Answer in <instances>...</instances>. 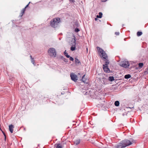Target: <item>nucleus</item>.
I'll return each instance as SVG.
<instances>
[{
    "mask_svg": "<svg viewBox=\"0 0 148 148\" xmlns=\"http://www.w3.org/2000/svg\"><path fill=\"white\" fill-rule=\"evenodd\" d=\"M97 49L99 53H100L102 55L101 58L102 59L104 60H106L108 59V57L103 50L98 47H97Z\"/></svg>",
    "mask_w": 148,
    "mask_h": 148,
    "instance_id": "f257e3e1",
    "label": "nucleus"
},
{
    "mask_svg": "<svg viewBox=\"0 0 148 148\" xmlns=\"http://www.w3.org/2000/svg\"><path fill=\"white\" fill-rule=\"evenodd\" d=\"M132 143L130 140H125L122 141L121 143V148H124L126 147L131 145Z\"/></svg>",
    "mask_w": 148,
    "mask_h": 148,
    "instance_id": "f03ea898",
    "label": "nucleus"
},
{
    "mask_svg": "<svg viewBox=\"0 0 148 148\" xmlns=\"http://www.w3.org/2000/svg\"><path fill=\"white\" fill-rule=\"evenodd\" d=\"M60 21L59 18H55L53 19V21L51 22V25L53 27H55L59 23Z\"/></svg>",
    "mask_w": 148,
    "mask_h": 148,
    "instance_id": "7ed1b4c3",
    "label": "nucleus"
},
{
    "mask_svg": "<svg viewBox=\"0 0 148 148\" xmlns=\"http://www.w3.org/2000/svg\"><path fill=\"white\" fill-rule=\"evenodd\" d=\"M49 55L53 57H56V51L54 48H50L48 51Z\"/></svg>",
    "mask_w": 148,
    "mask_h": 148,
    "instance_id": "20e7f679",
    "label": "nucleus"
},
{
    "mask_svg": "<svg viewBox=\"0 0 148 148\" xmlns=\"http://www.w3.org/2000/svg\"><path fill=\"white\" fill-rule=\"evenodd\" d=\"M129 65V63L128 61H123L121 63V66L125 68H128Z\"/></svg>",
    "mask_w": 148,
    "mask_h": 148,
    "instance_id": "39448f33",
    "label": "nucleus"
},
{
    "mask_svg": "<svg viewBox=\"0 0 148 148\" xmlns=\"http://www.w3.org/2000/svg\"><path fill=\"white\" fill-rule=\"evenodd\" d=\"M70 76L71 79L74 82H76L77 80V75L73 73L71 74Z\"/></svg>",
    "mask_w": 148,
    "mask_h": 148,
    "instance_id": "423d86ee",
    "label": "nucleus"
},
{
    "mask_svg": "<svg viewBox=\"0 0 148 148\" xmlns=\"http://www.w3.org/2000/svg\"><path fill=\"white\" fill-rule=\"evenodd\" d=\"M103 69L104 71L106 73H110V71L108 68V66L103 65Z\"/></svg>",
    "mask_w": 148,
    "mask_h": 148,
    "instance_id": "0eeeda50",
    "label": "nucleus"
},
{
    "mask_svg": "<svg viewBox=\"0 0 148 148\" xmlns=\"http://www.w3.org/2000/svg\"><path fill=\"white\" fill-rule=\"evenodd\" d=\"M9 130L11 133H12L13 131V128H14V126L12 125H10L9 126Z\"/></svg>",
    "mask_w": 148,
    "mask_h": 148,
    "instance_id": "6e6552de",
    "label": "nucleus"
},
{
    "mask_svg": "<svg viewBox=\"0 0 148 148\" xmlns=\"http://www.w3.org/2000/svg\"><path fill=\"white\" fill-rule=\"evenodd\" d=\"M74 144H75V145H77L79 144V143L80 141L79 139H77L76 140L74 141Z\"/></svg>",
    "mask_w": 148,
    "mask_h": 148,
    "instance_id": "1a4fd4ad",
    "label": "nucleus"
},
{
    "mask_svg": "<svg viewBox=\"0 0 148 148\" xmlns=\"http://www.w3.org/2000/svg\"><path fill=\"white\" fill-rule=\"evenodd\" d=\"M75 62L76 64H81L79 60L77 58H75Z\"/></svg>",
    "mask_w": 148,
    "mask_h": 148,
    "instance_id": "9d476101",
    "label": "nucleus"
},
{
    "mask_svg": "<svg viewBox=\"0 0 148 148\" xmlns=\"http://www.w3.org/2000/svg\"><path fill=\"white\" fill-rule=\"evenodd\" d=\"M114 80V79L113 77H110L108 78V80L110 82H112Z\"/></svg>",
    "mask_w": 148,
    "mask_h": 148,
    "instance_id": "9b49d317",
    "label": "nucleus"
},
{
    "mask_svg": "<svg viewBox=\"0 0 148 148\" xmlns=\"http://www.w3.org/2000/svg\"><path fill=\"white\" fill-rule=\"evenodd\" d=\"M131 77V76L130 74H127V75H125L124 77L125 78V79H129V78H130V77Z\"/></svg>",
    "mask_w": 148,
    "mask_h": 148,
    "instance_id": "f8f14e48",
    "label": "nucleus"
},
{
    "mask_svg": "<svg viewBox=\"0 0 148 148\" xmlns=\"http://www.w3.org/2000/svg\"><path fill=\"white\" fill-rule=\"evenodd\" d=\"M99 15H97V17L98 18H101L102 17V14L101 12H99Z\"/></svg>",
    "mask_w": 148,
    "mask_h": 148,
    "instance_id": "ddd939ff",
    "label": "nucleus"
},
{
    "mask_svg": "<svg viewBox=\"0 0 148 148\" xmlns=\"http://www.w3.org/2000/svg\"><path fill=\"white\" fill-rule=\"evenodd\" d=\"M114 105L116 106H119V102L118 101H116L114 103Z\"/></svg>",
    "mask_w": 148,
    "mask_h": 148,
    "instance_id": "4468645a",
    "label": "nucleus"
},
{
    "mask_svg": "<svg viewBox=\"0 0 148 148\" xmlns=\"http://www.w3.org/2000/svg\"><path fill=\"white\" fill-rule=\"evenodd\" d=\"M85 76V75H83V76L82 77V80L83 81V82H86V79H85V78H84Z\"/></svg>",
    "mask_w": 148,
    "mask_h": 148,
    "instance_id": "2eb2a0df",
    "label": "nucleus"
},
{
    "mask_svg": "<svg viewBox=\"0 0 148 148\" xmlns=\"http://www.w3.org/2000/svg\"><path fill=\"white\" fill-rule=\"evenodd\" d=\"M142 34V33L141 32H137V35L138 36H141Z\"/></svg>",
    "mask_w": 148,
    "mask_h": 148,
    "instance_id": "dca6fc26",
    "label": "nucleus"
},
{
    "mask_svg": "<svg viewBox=\"0 0 148 148\" xmlns=\"http://www.w3.org/2000/svg\"><path fill=\"white\" fill-rule=\"evenodd\" d=\"M75 49V47L74 45L73 46H72L71 47V51H74Z\"/></svg>",
    "mask_w": 148,
    "mask_h": 148,
    "instance_id": "f3484780",
    "label": "nucleus"
},
{
    "mask_svg": "<svg viewBox=\"0 0 148 148\" xmlns=\"http://www.w3.org/2000/svg\"><path fill=\"white\" fill-rule=\"evenodd\" d=\"M140 68H142L143 65V63H140L138 64Z\"/></svg>",
    "mask_w": 148,
    "mask_h": 148,
    "instance_id": "a211bd4d",
    "label": "nucleus"
},
{
    "mask_svg": "<svg viewBox=\"0 0 148 148\" xmlns=\"http://www.w3.org/2000/svg\"><path fill=\"white\" fill-rule=\"evenodd\" d=\"M64 54L66 56V57L68 58H69L70 57V56L68 54V53H67L66 52V51L64 52Z\"/></svg>",
    "mask_w": 148,
    "mask_h": 148,
    "instance_id": "6ab92c4d",
    "label": "nucleus"
},
{
    "mask_svg": "<svg viewBox=\"0 0 148 148\" xmlns=\"http://www.w3.org/2000/svg\"><path fill=\"white\" fill-rule=\"evenodd\" d=\"M120 144H119L115 146L114 147V148H120Z\"/></svg>",
    "mask_w": 148,
    "mask_h": 148,
    "instance_id": "aec40b11",
    "label": "nucleus"
},
{
    "mask_svg": "<svg viewBox=\"0 0 148 148\" xmlns=\"http://www.w3.org/2000/svg\"><path fill=\"white\" fill-rule=\"evenodd\" d=\"M106 60V64H104L103 65H106L107 66L108 65V64H109V62L108 60Z\"/></svg>",
    "mask_w": 148,
    "mask_h": 148,
    "instance_id": "412c9836",
    "label": "nucleus"
},
{
    "mask_svg": "<svg viewBox=\"0 0 148 148\" xmlns=\"http://www.w3.org/2000/svg\"><path fill=\"white\" fill-rule=\"evenodd\" d=\"M56 148H62V147L60 144H58L57 145Z\"/></svg>",
    "mask_w": 148,
    "mask_h": 148,
    "instance_id": "4be33fe9",
    "label": "nucleus"
},
{
    "mask_svg": "<svg viewBox=\"0 0 148 148\" xmlns=\"http://www.w3.org/2000/svg\"><path fill=\"white\" fill-rule=\"evenodd\" d=\"M79 29L77 28H75V31L76 32H79Z\"/></svg>",
    "mask_w": 148,
    "mask_h": 148,
    "instance_id": "5701e85b",
    "label": "nucleus"
},
{
    "mask_svg": "<svg viewBox=\"0 0 148 148\" xmlns=\"http://www.w3.org/2000/svg\"><path fill=\"white\" fill-rule=\"evenodd\" d=\"M115 34L117 36L119 35V32H115Z\"/></svg>",
    "mask_w": 148,
    "mask_h": 148,
    "instance_id": "b1692460",
    "label": "nucleus"
},
{
    "mask_svg": "<svg viewBox=\"0 0 148 148\" xmlns=\"http://www.w3.org/2000/svg\"><path fill=\"white\" fill-rule=\"evenodd\" d=\"M2 133H3V135H4V136L5 139H6V136H5V133L3 132V131H2Z\"/></svg>",
    "mask_w": 148,
    "mask_h": 148,
    "instance_id": "393cba45",
    "label": "nucleus"
},
{
    "mask_svg": "<svg viewBox=\"0 0 148 148\" xmlns=\"http://www.w3.org/2000/svg\"><path fill=\"white\" fill-rule=\"evenodd\" d=\"M70 60L72 61L74 60L73 58L72 57H70Z\"/></svg>",
    "mask_w": 148,
    "mask_h": 148,
    "instance_id": "a878e982",
    "label": "nucleus"
},
{
    "mask_svg": "<svg viewBox=\"0 0 148 148\" xmlns=\"http://www.w3.org/2000/svg\"><path fill=\"white\" fill-rule=\"evenodd\" d=\"M28 4L25 7V9H24V11H25V8H27V7L28 6Z\"/></svg>",
    "mask_w": 148,
    "mask_h": 148,
    "instance_id": "bb28decb",
    "label": "nucleus"
},
{
    "mask_svg": "<svg viewBox=\"0 0 148 148\" xmlns=\"http://www.w3.org/2000/svg\"><path fill=\"white\" fill-rule=\"evenodd\" d=\"M127 108H131L130 107H127Z\"/></svg>",
    "mask_w": 148,
    "mask_h": 148,
    "instance_id": "cd10ccee",
    "label": "nucleus"
},
{
    "mask_svg": "<svg viewBox=\"0 0 148 148\" xmlns=\"http://www.w3.org/2000/svg\"><path fill=\"white\" fill-rule=\"evenodd\" d=\"M95 20L96 21L97 20V18H95Z\"/></svg>",
    "mask_w": 148,
    "mask_h": 148,
    "instance_id": "c85d7f7f",
    "label": "nucleus"
},
{
    "mask_svg": "<svg viewBox=\"0 0 148 148\" xmlns=\"http://www.w3.org/2000/svg\"><path fill=\"white\" fill-rule=\"evenodd\" d=\"M0 129L1 130V131H2V130L1 129V128H0Z\"/></svg>",
    "mask_w": 148,
    "mask_h": 148,
    "instance_id": "c756f323",
    "label": "nucleus"
},
{
    "mask_svg": "<svg viewBox=\"0 0 148 148\" xmlns=\"http://www.w3.org/2000/svg\"><path fill=\"white\" fill-rule=\"evenodd\" d=\"M75 41H74V42H75Z\"/></svg>",
    "mask_w": 148,
    "mask_h": 148,
    "instance_id": "7c9ffc66",
    "label": "nucleus"
}]
</instances>
